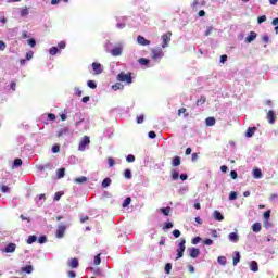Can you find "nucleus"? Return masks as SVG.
<instances>
[{
	"mask_svg": "<svg viewBox=\"0 0 278 278\" xmlns=\"http://www.w3.org/2000/svg\"><path fill=\"white\" fill-rule=\"evenodd\" d=\"M184 251H186V239H180V242L178 243L176 260L184 257Z\"/></svg>",
	"mask_w": 278,
	"mask_h": 278,
	"instance_id": "obj_1",
	"label": "nucleus"
},
{
	"mask_svg": "<svg viewBox=\"0 0 278 278\" xmlns=\"http://www.w3.org/2000/svg\"><path fill=\"white\" fill-rule=\"evenodd\" d=\"M90 146V137L84 136L79 142L78 150L86 151V147Z\"/></svg>",
	"mask_w": 278,
	"mask_h": 278,
	"instance_id": "obj_2",
	"label": "nucleus"
},
{
	"mask_svg": "<svg viewBox=\"0 0 278 278\" xmlns=\"http://www.w3.org/2000/svg\"><path fill=\"white\" fill-rule=\"evenodd\" d=\"M117 80L126 81V84H131V74H125L122 72L117 75Z\"/></svg>",
	"mask_w": 278,
	"mask_h": 278,
	"instance_id": "obj_3",
	"label": "nucleus"
},
{
	"mask_svg": "<svg viewBox=\"0 0 278 278\" xmlns=\"http://www.w3.org/2000/svg\"><path fill=\"white\" fill-rule=\"evenodd\" d=\"M170 36H173L172 33H166L162 36V40H163L162 48L163 49H166V47H168V43L170 42Z\"/></svg>",
	"mask_w": 278,
	"mask_h": 278,
	"instance_id": "obj_4",
	"label": "nucleus"
},
{
	"mask_svg": "<svg viewBox=\"0 0 278 278\" xmlns=\"http://www.w3.org/2000/svg\"><path fill=\"white\" fill-rule=\"evenodd\" d=\"M162 58H164L162 50L152 49V60H162Z\"/></svg>",
	"mask_w": 278,
	"mask_h": 278,
	"instance_id": "obj_5",
	"label": "nucleus"
},
{
	"mask_svg": "<svg viewBox=\"0 0 278 278\" xmlns=\"http://www.w3.org/2000/svg\"><path fill=\"white\" fill-rule=\"evenodd\" d=\"M91 66L94 75H101V73H103V66L100 63H92Z\"/></svg>",
	"mask_w": 278,
	"mask_h": 278,
	"instance_id": "obj_6",
	"label": "nucleus"
},
{
	"mask_svg": "<svg viewBox=\"0 0 278 278\" xmlns=\"http://www.w3.org/2000/svg\"><path fill=\"white\" fill-rule=\"evenodd\" d=\"M65 232H66V226L59 225L56 229V238H64Z\"/></svg>",
	"mask_w": 278,
	"mask_h": 278,
	"instance_id": "obj_7",
	"label": "nucleus"
},
{
	"mask_svg": "<svg viewBox=\"0 0 278 278\" xmlns=\"http://www.w3.org/2000/svg\"><path fill=\"white\" fill-rule=\"evenodd\" d=\"M67 266H70V268H79V260H77V258H70L67 261Z\"/></svg>",
	"mask_w": 278,
	"mask_h": 278,
	"instance_id": "obj_8",
	"label": "nucleus"
},
{
	"mask_svg": "<svg viewBox=\"0 0 278 278\" xmlns=\"http://www.w3.org/2000/svg\"><path fill=\"white\" fill-rule=\"evenodd\" d=\"M137 42H138V45H141L142 47H148L149 45H151V41L147 40L143 36H138Z\"/></svg>",
	"mask_w": 278,
	"mask_h": 278,
	"instance_id": "obj_9",
	"label": "nucleus"
},
{
	"mask_svg": "<svg viewBox=\"0 0 278 278\" xmlns=\"http://www.w3.org/2000/svg\"><path fill=\"white\" fill-rule=\"evenodd\" d=\"M2 251L3 253H14L16 251V243H9Z\"/></svg>",
	"mask_w": 278,
	"mask_h": 278,
	"instance_id": "obj_10",
	"label": "nucleus"
},
{
	"mask_svg": "<svg viewBox=\"0 0 278 278\" xmlns=\"http://www.w3.org/2000/svg\"><path fill=\"white\" fill-rule=\"evenodd\" d=\"M111 54L114 56V58H118V55H122L123 54V47H115L111 50Z\"/></svg>",
	"mask_w": 278,
	"mask_h": 278,
	"instance_id": "obj_11",
	"label": "nucleus"
},
{
	"mask_svg": "<svg viewBox=\"0 0 278 278\" xmlns=\"http://www.w3.org/2000/svg\"><path fill=\"white\" fill-rule=\"evenodd\" d=\"M203 5H205V1L194 0L193 3L191 4V8H193V10H199V8H203Z\"/></svg>",
	"mask_w": 278,
	"mask_h": 278,
	"instance_id": "obj_12",
	"label": "nucleus"
},
{
	"mask_svg": "<svg viewBox=\"0 0 278 278\" xmlns=\"http://www.w3.org/2000/svg\"><path fill=\"white\" fill-rule=\"evenodd\" d=\"M200 253H201V251L197 248H190L189 249L190 257L197 258V257H199Z\"/></svg>",
	"mask_w": 278,
	"mask_h": 278,
	"instance_id": "obj_13",
	"label": "nucleus"
},
{
	"mask_svg": "<svg viewBox=\"0 0 278 278\" xmlns=\"http://www.w3.org/2000/svg\"><path fill=\"white\" fill-rule=\"evenodd\" d=\"M37 168L42 173L47 169L53 170V165L51 163H46L45 165H39Z\"/></svg>",
	"mask_w": 278,
	"mask_h": 278,
	"instance_id": "obj_14",
	"label": "nucleus"
},
{
	"mask_svg": "<svg viewBox=\"0 0 278 278\" xmlns=\"http://www.w3.org/2000/svg\"><path fill=\"white\" fill-rule=\"evenodd\" d=\"M255 131H257L256 127H249L247 132H245V137L247 138H253V136L255 135Z\"/></svg>",
	"mask_w": 278,
	"mask_h": 278,
	"instance_id": "obj_15",
	"label": "nucleus"
},
{
	"mask_svg": "<svg viewBox=\"0 0 278 278\" xmlns=\"http://www.w3.org/2000/svg\"><path fill=\"white\" fill-rule=\"evenodd\" d=\"M267 121L273 125L276 121L275 112L274 111H268L267 113Z\"/></svg>",
	"mask_w": 278,
	"mask_h": 278,
	"instance_id": "obj_16",
	"label": "nucleus"
},
{
	"mask_svg": "<svg viewBox=\"0 0 278 278\" xmlns=\"http://www.w3.org/2000/svg\"><path fill=\"white\" fill-rule=\"evenodd\" d=\"M257 38V33L251 31L250 35L245 38V42L251 43Z\"/></svg>",
	"mask_w": 278,
	"mask_h": 278,
	"instance_id": "obj_17",
	"label": "nucleus"
},
{
	"mask_svg": "<svg viewBox=\"0 0 278 278\" xmlns=\"http://www.w3.org/2000/svg\"><path fill=\"white\" fill-rule=\"evenodd\" d=\"M139 64H141V66H147L148 68L153 66V64H151V61L144 58L139 59Z\"/></svg>",
	"mask_w": 278,
	"mask_h": 278,
	"instance_id": "obj_18",
	"label": "nucleus"
},
{
	"mask_svg": "<svg viewBox=\"0 0 278 278\" xmlns=\"http://www.w3.org/2000/svg\"><path fill=\"white\" fill-rule=\"evenodd\" d=\"M228 238H229L230 242H238L240 240V237H238V232L229 233Z\"/></svg>",
	"mask_w": 278,
	"mask_h": 278,
	"instance_id": "obj_19",
	"label": "nucleus"
},
{
	"mask_svg": "<svg viewBox=\"0 0 278 278\" xmlns=\"http://www.w3.org/2000/svg\"><path fill=\"white\" fill-rule=\"evenodd\" d=\"M250 270H252V273H257L260 270V266L257 265V262L252 261L250 263Z\"/></svg>",
	"mask_w": 278,
	"mask_h": 278,
	"instance_id": "obj_20",
	"label": "nucleus"
},
{
	"mask_svg": "<svg viewBox=\"0 0 278 278\" xmlns=\"http://www.w3.org/2000/svg\"><path fill=\"white\" fill-rule=\"evenodd\" d=\"M253 177L254 179H262L263 177L262 169L260 168L253 169Z\"/></svg>",
	"mask_w": 278,
	"mask_h": 278,
	"instance_id": "obj_21",
	"label": "nucleus"
},
{
	"mask_svg": "<svg viewBox=\"0 0 278 278\" xmlns=\"http://www.w3.org/2000/svg\"><path fill=\"white\" fill-rule=\"evenodd\" d=\"M205 124L207 127H214V125H216V118L214 117H207L205 119Z\"/></svg>",
	"mask_w": 278,
	"mask_h": 278,
	"instance_id": "obj_22",
	"label": "nucleus"
},
{
	"mask_svg": "<svg viewBox=\"0 0 278 278\" xmlns=\"http://www.w3.org/2000/svg\"><path fill=\"white\" fill-rule=\"evenodd\" d=\"M213 216H214L215 220H219V222L225 220V216H223V214L219 213L218 211H214Z\"/></svg>",
	"mask_w": 278,
	"mask_h": 278,
	"instance_id": "obj_23",
	"label": "nucleus"
},
{
	"mask_svg": "<svg viewBox=\"0 0 278 278\" xmlns=\"http://www.w3.org/2000/svg\"><path fill=\"white\" fill-rule=\"evenodd\" d=\"M252 230L254 231V233H260L262 231V224H260V223L253 224Z\"/></svg>",
	"mask_w": 278,
	"mask_h": 278,
	"instance_id": "obj_24",
	"label": "nucleus"
},
{
	"mask_svg": "<svg viewBox=\"0 0 278 278\" xmlns=\"http://www.w3.org/2000/svg\"><path fill=\"white\" fill-rule=\"evenodd\" d=\"M170 206L159 208V212H161L164 216H169L170 215Z\"/></svg>",
	"mask_w": 278,
	"mask_h": 278,
	"instance_id": "obj_25",
	"label": "nucleus"
},
{
	"mask_svg": "<svg viewBox=\"0 0 278 278\" xmlns=\"http://www.w3.org/2000/svg\"><path fill=\"white\" fill-rule=\"evenodd\" d=\"M66 173V169L65 168H60L56 170V177L58 179H62L64 178V174Z\"/></svg>",
	"mask_w": 278,
	"mask_h": 278,
	"instance_id": "obj_26",
	"label": "nucleus"
},
{
	"mask_svg": "<svg viewBox=\"0 0 278 278\" xmlns=\"http://www.w3.org/2000/svg\"><path fill=\"white\" fill-rule=\"evenodd\" d=\"M75 184H86L88 181V178L86 176H81L79 178H75Z\"/></svg>",
	"mask_w": 278,
	"mask_h": 278,
	"instance_id": "obj_27",
	"label": "nucleus"
},
{
	"mask_svg": "<svg viewBox=\"0 0 278 278\" xmlns=\"http://www.w3.org/2000/svg\"><path fill=\"white\" fill-rule=\"evenodd\" d=\"M181 164V159L179 156H175L172 161L173 166H179Z\"/></svg>",
	"mask_w": 278,
	"mask_h": 278,
	"instance_id": "obj_28",
	"label": "nucleus"
},
{
	"mask_svg": "<svg viewBox=\"0 0 278 278\" xmlns=\"http://www.w3.org/2000/svg\"><path fill=\"white\" fill-rule=\"evenodd\" d=\"M217 262H218V264H220V266H226V264H227V257H225V256H218Z\"/></svg>",
	"mask_w": 278,
	"mask_h": 278,
	"instance_id": "obj_29",
	"label": "nucleus"
},
{
	"mask_svg": "<svg viewBox=\"0 0 278 278\" xmlns=\"http://www.w3.org/2000/svg\"><path fill=\"white\" fill-rule=\"evenodd\" d=\"M18 166H23V160L15 159L13 162V168H18Z\"/></svg>",
	"mask_w": 278,
	"mask_h": 278,
	"instance_id": "obj_30",
	"label": "nucleus"
},
{
	"mask_svg": "<svg viewBox=\"0 0 278 278\" xmlns=\"http://www.w3.org/2000/svg\"><path fill=\"white\" fill-rule=\"evenodd\" d=\"M235 257H233V266H238L240 262V252H235Z\"/></svg>",
	"mask_w": 278,
	"mask_h": 278,
	"instance_id": "obj_31",
	"label": "nucleus"
},
{
	"mask_svg": "<svg viewBox=\"0 0 278 278\" xmlns=\"http://www.w3.org/2000/svg\"><path fill=\"white\" fill-rule=\"evenodd\" d=\"M111 184H112V179L105 178V179L102 181V188H108Z\"/></svg>",
	"mask_w": 278,
	"mask_h": 278,
	"instance_id": "obj_32",
	"label": "nucleus"
},
{
	"mask_svg": "<svg viewBox=\"0 0 278 278\" xmlns=\"http://www.w3.org/2000/svg\"><path fill=\"white\" fill-rule=\"evenodd\" d=\"M24 273H27L28 275L34 273V267L31 265H27L23 268Z\"/></svg>",
	"mask_w": 278,
	"mask_h": 278,
	"instance_id": "obj_33",
	"label": "nucleus"
},
{
	"mask_svg": "<svg viewBox=\"0 0 278 278\" xmlns=\"http://www.w3.org/2000/svg\"><path fill=\"white\" fill-rule=\"evenodd\" d=\"M38 240V238L36 236H29L27 239V244H34V242H36Z\"/></svg>",
	"mask_w": 278,
	"mask_h": 278,
	"instance_id": "obj_34",
	"label": "nucleus"
},
{
	"mask_svg": "<svg viewBox=\"0 0 278 278\" xmlns=\"http://www.w3.org/2000/svg\"><path fill=\"white\" fill-rule=\"evenodd\" d=\"M238 199V193L236 191H231L229 194V201H236Z\"/></svg>",
	"mask_w": 278,
	"mask_h": 278,
	"instance_id": "obj_35",
	"label": "nucleus"
},
{
	"mask_svg": "<svg viewBox=\"0 0 278 278\" xmlns=\"http://www.w3.org/2000/svg\"><path fill=\"white\" fill-rule=\"evenodd\" d=\"M172 179H174V181H177V179H179V172L177 170H172Z\"/></svg>",
	"mask_w": 278,
	"mask_h": 278,
	"instance_id": "obj_36",
	"label": "nucleus"
},
{
	"mask_svg": "<svg viewBox=\"0 0 278 278\" xmlns=\"http://www.w3.org/2000/svg\"><path fill=\"white\" fill-rule=\"evenodd\" d=\"M93 264L96 266H99V264H101V254L94 256Z\"/></svg>",
	"mask_w": 278,
	"mask_h": 278,
	"instance_id": "obj_37",
	"label": "nucleus"
},
{
	"mask_svg": "<svg viewBox=\"0 0 278 278\" xmlns=\"http://www.w3.org/2000/svg\"><path fill=\"white\" fill-rule=\"evenodd\" d=\"M131 204V198H126L122 204V207H127Z\"/></svg>",
	"mask_w": 278,
	"mask_h": 278,
	"instance_id": "obj_38",
	"label": "nucleus"
},
{
	"mask_svg": "<svg viewBox=\"0 0 278 278\" xmlns=\"http://www.w3.org/2000/svg\"><path fill=\"white\" fill-rule=\"evenodd\" d=\"M170 270H173V265L170 263H167L165 265V273H166V275H169Z\"/></svg>",
	"mask_w": 278,
	"mask_h": 278,
	"instance_id": "obj_39",
	"label": "nucleus"
},
{
	"mask_svg": "<svg viewBox=\"0 0 278 278\" xmlns=\"http://www.w3.org/2000/svg\"><path fill=\"white\" fill-rule=\"evenodd\" d=\"M87 86L89 88H91L92 90H94L97 88V84L93 80L87 81Z\"/></svg>",
	"mask_w": 278,
	"mask_h": 278,
	"instance_id": "obj_40",
	"label": "nucleus"
},
{
	"mask_svg": "<svg viewBox=\"0 0 278 278\" xmlns=\"http://www.w3.org/2000/svg\"><path fill=\"white\" fill-rule=\"evenodd\" d=\"M50 55H58V47H52L49 50Z\"/></svg>",
	"mask_w": 278,
	"mask_h": 278,
	"instance_id": "obj_41",
	"label": "nucleus"
},
{
	"mask_svg": "<svg viewBox=\"0 0 278 278\" xmlns=\"http://www.w3.org/2000/svg\"><path fill=\"white\" fill-rule=\"evenodd\" d=\"M124 177H125L126 179H131V169H126V170L124 172Z\"/></svg>",
	"mask_w": 278,
	"mask_h": 278,
	"instance_id": "obj_42",
	"label": "nucleus"
},
{
	"mask_svg": "<svg viewBox=\"0 0 278 278\" xmlns=\"http://www.w3.org/2000/svg\"><path fill=\"white\" fill-rule=\"evenodd\" d=\"M29 14V9L24 8L21 10V16H27Z\"/></svg>",
	"mask_w": 278,
	"mask_h": 278,
	"instance_id": "obj_43",
	"label": "nucleus"
},
{
	"mask_svg": "<svg viewBox=\"0 0 278 278\" xmlns=\"http://www.w3.org/2000/svg\"><path fill=\"white\" fill-rule=\"evenodd\" d=\"M126 162H129V163L136 162V156H134L132 154L127 155Z\"/></svg>",
	"mask_w": 278,
	"mask_h": 278,
	"instance_id": "obj_44",
	"label": "nucleus"
},
{
	"mask_svg": "<svg viewBox=\"0 0 278 278\" xmlns=\"http://www.w3.org/2000/svg\"><path fill=\"white\" fill-rule=\"evenodd\" d=\"M122 88H123V85L121 83H117V84L112 86L113 90H121Z\"/></svg>",
	"mask_w": 278,
	"mask_h": 278,
	"instance_id": "obj_45",
	"label": "nucleus"
},
{
	"mask_svg": "<svg viewBox=\"0 0 278 278\" xmlns=\"http://www.w3.org/2000/svg\"><path fill=\"white\" fill-rule=\"evenodd\" d=\"M212 31H214V27L208 26V27L206 28V31L204 33V36H210V34H212Z\"/></svg>",
	"mask_w": 278,
	"mask_h": 278,
	"instance_id": "obj_46",
	"label": "nucleus"
},
{
	"mask_svg": "<svg viewBox=\"0 0 278 278\" xmlns=\"http://www.w3.org/2000/svg\"><path fill=\"white\" fill-rule=\"evenodd\" d=\"M52 153H60V146L55 144L52 147Z\"/></svg>",
	"mask_w": 278,
	"mask_h": 278,
	"instance_id": "obj_47",
	"label": "nucleus"
},
{
	"mask_svg": "<svg viewBox=\"0 0 278 278\" xmlns=\"http://www.w3.org/2000/svg\"><path fill=\"white\" fill-rule=\"evenodd\" d=\"M204 244L206 247H212V244H214V241L212 239H206V240H204Z\"/></svg>",
	"mask_w": 278,
	"mask_h": 278,
	"instance_id": "obj_48",
	"label": "nucleus"
},
{
	"mask_svg": "<svg viewBox=\"0 0 278 278\" xmlns=\"http://www.w3.org/2000/svg\"><path fill=\"white\" fill-rule=\"evenodd\" d=\"M137 123H138L139 125H141V123H144V115H139V116L137 117Z\"/></svg>",
	"mask_w": 278,
	"mask_h": 278,
	"instance_id": "obj_49",
	"label": "nucleus"
},
{
	"mask_svg": "<svg viewBox=\"0 0 278 278\" xmlns=\"http://www.w3.org/2000/svg\"><path fill=\"white\" fill-rule=\"evenodd\" d=\"M203 103H205V97H201V98L197 101V105H203Z\"/></svg>",
	"mask_w": 278,
	"mask_h": 278,
	"instance_id": "obj_50",
	"label": "nucleus"
},
{
	"mask_svg": "<svg viewBox=\"0 0 278 278\" xmlns=\"http://www.w3.org/2000/svg\"><path fill=\"white\" fill-rule=\"evenodd\" d=\"M269 218H270V210H268V211H266V212L264 213V219H265V220H269Z\"/></svg>",
	"mask_w": 278,
	"mask_h": 278,
	"instance_id": "obj_51",
	"label": "nucleus"
},
{
	"mask_svg": "<svg viewBox=\"0 0 278 278\" xmlns=\"http://www.w3.org/2000/svg\"><path fill=\"white\" fill-rule=\"evenodd\" d=\"M231 179H238V173L236 170L230 172Z\"/></svg>",
	"mask_w": 278,
	"mask_h": 278,
	"instance_id": "obj_52",
	"label": "nucleus"
},
{
	"mask_svg": "<svg viewBox=\"0 0 278 278\" xmlns=\"http://www.w3.org/2000/svg\"><path fill=\"white\" fill-rule=\"evenodd\" d=\"M163 229H173V223H166L163 227Z\"/></svg>",
	"mask_w": 278,
	"mask_h": 278,
	"instance_id": "obj_53",
	"label": "nucleus"
},
{
	"mask_svg": "<svg viewBox=\"0 0 278 278\" xmlns=\"http://www.w3.org/2000/svg\"><path fill=\"white\" fill-rule=\"evenodd\" d=\"M201 242V237H195L192 239V244H199Z\"/></svg>",
	"mask_w": 278,
	"mask_h": 278,
	"instance_id": "obj_54",
	"label": "nucleus"
},
{
	"mask_svg": "<svg viewBox=\"0 0 278 278\" xmlns=\"http://www.w3.org/2000/svg\"><path fill=\"white\" fill-rule=\"evenodd\" d=\"M266 21V15H262L258 17V24L262 25V23H265Z\"/></svg>",
	"mask_w": 278,
	"mask_h": 278,
	"instance_id": "obj_55",
	"label": "nucleus"
},
{
	"mask_svg": "<svg viewBox=\"0 0 278 278\" xmlns=\"http://www.w3.org/2000/svg\"><path fill=\"white\" fill-rule=\"evenodd\" d=\"M67 277H70V278H75V277H77V275L75 274V271L70 270V271L67 273Z\"/></svg>",
	"mask_w": 278,
	"mask_h": 278,
	"instance_id": "obj_56",
	"label": "nucleus"
},
{
	"mask_svg": "<svg viewBox=\"0 0 278 278\" xmlns=\"http://www.w3.org/2000/svg\"><path fill=\"white\" fill-rule=\"evenodd\" d=\"M108 162H109L110 168H112V166H114V164H115L114 159H112V157H109Z\"/></svg>",
	"mask_w": 278,
	"mask_h": 278,
	"instance_id": "obj_57",
	"label": "nucleus"
},
{
	"mask_svg": "<svg viewBox=\"0 0 278 278\" xmlns=\"http://www.w3.org/2000/svg\"><path fill=\"white\" fill-rule=\"evenodd\" d=\"M31 58H34V52L29 51L26 53V60H31Z\"/></svg>",
	"mask_w": 278,
	"mask_h": 278,
	"instance_id": "obj_58",
	"label": "nucleus"
},
{
	"mask_svg": "<svg viewBox=\"0 0 278 278\" xmlns=\"http://www.w3.org/2000/svg\"><path fill=\"white\" fill-rule=\"evenodd\" d=\"M1 191L4 192V193H5V192H10V187L3 185V186L1 187Z\"/></svg>",
	"mask_w": 278,
	"mask_h": 278,
	"instance_id": "obj_59",
	"label": "nucleus"
},
{
	"mask_svg": "<svg viewBox=\"0 0 278 278\" xmlns=\"http://www.w3.org/2000/svg\"><path fill=\"white\" fill-rule=\"evenodd\" d=\"M173 236L176 237V238H179V236H181V231L176 229V230L173 231Z\"/></svg>",
	"mask_w": 278,
	"mask_h": 278,
	"instance_id": "obj_60",
	"label": "nucleus"
},
{
	"mask_svg": "<svg viewBox=\"0 0 278 278\" xmlns=\"http://www.w3.org/2000/svg\"><path fill=\"white\" fill-rule=\"evenodd\" d=\"M29 47H36V40L35 39H28Z\"/></svg>",
	"mask_w": 278,
	"mask_h": 278,
	"instance_id": "obj_61",
	"label": "nucleus"
},
{
	"mask_svg": "<svg viewBox=\"0 0 278 278\" xmlns=\"http://www.w3.org/2000/svg\"><path fill=\"white\" fill-rule=\"evenodd\" d=\"M148 136L153 140L154 138H156L157 135L155 134V131H150Z\"/></svg>",
	"mask_w": 278,
	"mask_h": 278,
	"instance_id": "obj_62",
	"label": "nucleus"
},
{
	"mask_svg": "<svg viewBox=\"0 0 278 278\" xmlns=\"http://www.w3.org/2000/svg\"><path fill=\"white\" fill-rule=\"evenodd\" d=\"M66 131H67L66 128L61 129V130L59 131V134H58L59 138L62 137V136H64V134H66Z\"/></svg>",
	"mask_w": 278,
	"mask_h": 278,
	"instance_id": "obj_63",
	"label": "nucleus"
},
{
	"mask_svg": "<svg viewBox=\"0 0 278 278\" xmlns=\"http://www.w3.org/2000/svg\"><path fill=\"white\" fill-rule=\"evenodd\" d=\"M263 225H264L265 229H270V222H268V219L265 220V222L263 223Z\"/></svg>",
	"mask_w": 278,
	"mask_h": 278,
	"instance_id": "obj_64",
	"label": "nucleus"
}]
</instances>
